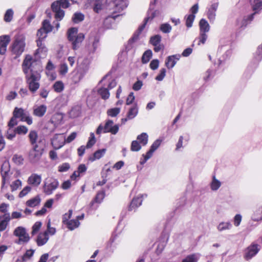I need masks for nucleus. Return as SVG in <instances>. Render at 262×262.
Listing matches in <instances>:
<instances>
[{
  "mask_svg": "<svg viewBox=\"0 0 262 262\" xmlns=\"http://www.w3.org/2000/svg\"><path fill=\"white\" fill-rule=\"evenodd\" d=\"M23 68L26 75V83L29 90L32 94H34L40 87L41 71L40 65L37 62L32 61L31 56L27 55L23 63Z\"/></svg>",
  "mask_w": 262,
  "mask_h": 262,
  "instance_id": "obj_1",
  "label": "nucleus"
},
{
  "mask_svg": "<svg viewBox=\"0 0 262 262\" xmlns=\"http://www.w3.org/2000/svg\"><path fill=\"white\" fill-rule=\"evenodd\" d=\"M45 148V144L40 140L37 144L32 146L28 154V159L31 163H36L41 159Z\"/></svg>",
  "mask_w": 262,
  "mask_h": 262,
  "instance_id": "obj_2",
  "label": "nucleus"
},
{
  "mask_svg": "<svg viewBox=\"0 0 262 262\" xmlns=\"http://www.w3.org/2000/svg\"><path fill=\"white\" fill-rule=\"evenodd\" d=\"M254 12L243 19L238 18L236 20L237 25L239 27H246L248 22L251 21L255 14L258 13L262 10V0H249Z\"/></svg>",
  "mask_w": 262,
  "mask_h": 262,
  "instance_id": "obj_3",
  "label": "nucleus"
},
{
  "mask_svg": "<svg viewBox=\"0 0 262 262\" xmlns=\"http://www.w3.org/2000/svg\"><path fill=\"white\" fill-rule=\"evenodd\" d=\"M68 38L71 42L72 49L74 50L79 48L81 42L84 38V35L83 33H78V29L76 28H71L68 31Z\"/></svg>",
  "mask_w": 262,
  "mask_h": 262,
  "instance_id": "obj_4",
  "label": "nucleus"
},
{
  "mask_svg": "<svg viewBox=\"0 0 262 262\" xmlns=\"http://www.w3.org/2000/svg\"><path fill=\"white\" fill-rule=\"evenodd\" d=\"M155 3L156 2L154 3V1L150 2L149 6L150 12L149 13L148 16L144 19L143 24L139 27L137 31L134 33L133 37L129 40V42H134L137 40L138 38L139 34L144 30L148 20L152 19L154 17L158 16L160 14V12L159 11H152L154 9V6L155 5Z\"/></svg>",
  "mask_w": 262,
  "mask_h": 262,
  "instance_id": "obj_5",
  "label": "nucleus"
},
{
  "mask_svg": "<svg viewBox=\"0 0 262 262\" xmlns=\"http://www.w3.org/2000/svg\"><path fill=\"white\" fill-rule=\"evenodd\" d=\"M25 37L22 34L15 36L11 47V51L15 55V58L21 55L25 50Z\"/></svg>",
  "mask_w": 262,
  "mask_h": 262,
  "instance_id": "obj_6",
  "label": "nucleus"
},
{
  "mask_svg": "<svg viewBox=\"0 0 262 262\" xmlns=\"http://www.w3.org/2000/svg\"><path fill=\"white\" fill-rule=\"evenodd\" d=\"M13 115L17 119H20L22 122H26L28 125L32 124V118L29 112L22 108L16 107L13 112Z\"/></svg>",
  "mask_w": 262,
  "mask_h": 262,
  "instance_id": "obj_7",
  "label": "nucleus"
},
{
  "mask_svg": "<svg viewBox=\"0 0 262 262\" xmlns=\"http://www.w3.org/2000/svg\"><path fill=\"white\" fill-rule=\"evenodd\" d=\"M199 27H200V36L198 38L199 40V42L198 43V45H200V43L204 44L206 42V40L207 38V35L206 33L209 31L210 26L207 22V21L202 18L200 20L199 23ZM197 39H195V40Z\"/></svg>",
  "mask_w": 262,
  "mask_h": 262,
  "instance_id": "obj_8",
  "label": "nucleus"
},
{
  "mask_svg": "<svg viewBox=\"0 0 262 262\" xmlns=\"http://www.w3.org/2000/svg\"><path fill=\"white\" fill-rule=\"evenodd\" d=\"M58 186L59 182L57 179L52 177L48 178L44 181L43 192L47 195H50Z\"/></svg>",
  "mask_w": 262,
  "mask_h": 262,
  "instance_id": "obj_9",
  "label": "nucleus"
},
{
  "mask_svg": "<svg viewBox=\"0 0 262 262\" xmlns=\"http://www.w3.org/2000/svg\"><path fill=\"white\" fill-rule=\"evenodd\" d=\"M13 234L19 237L18 243H28L30 240V237L28 234L26 232L25 228L19 226L17 227L13 232Z\"/></svg>",
  "mask_w": 262,
  "mask_h": 262,
  "instance_id": "obj_10",
  "label": "nucleus"
},
{
  "mask_svg": "<svg viewBox=\"0 0 262 262\" xmlns=\"http://www.w3.org/2000/svg\"><path fill=\"white\" fill-rule=\"evenodd\" d=\"M260 250V247L258 244H252L245 251L244 258L249 260L255 256Z\"/></svg>",
  "mask_w": 262,
  "mask_h": 262,
  "instance_id": "obj_11",
  "label": "nucleus"
},
{
  "mask_svg": "<svg viewBox=\"0 0 262 262\" xmlns=\"http://www.w3.org/2000/svg\"><path fill=\"white\" fill-rule=\"evenodd\" d=\"M105 196V191L104 190L99 191L93 200L90 204V208L92 210H95L97 208L98 206L95 205V203L100 204Z\"/></svg>",
  "mask_w": 262,
  "mask_h": 262,
  "instance_id": "obj_12",
  "label": "nucleus"
},
{
  "mask_svg": "<svg viewBox=\"0 0 262 262\" xmlns=\"http://www.w3.org/2000/svg\"><path fill=\"white\" fill-rule=\"evenodd\" d=\"M64 137L62 134L55 135L52 139L51 143L53 147L58 149L62 147L64 145Z\"/></svg>",
  "mask_w": 262,
  "mask_h": 262,
  "instance_id": "obj_13",
  "label": "nucleus"
},
{
  "mask_svg": "<svg viewBox=\"0 0 262 262\" xmlns=\"http://www.w3.org/2000/svg\"><path fill=\"white\" fill-rule=\"evenodd\" d=\"M10 41V36L8 35L0 36V54L4 55L7 50V47Z\"/></svg>",
  "mask_w": 262,
  "mask_h": 262,
  "instance_id": "obj_14",
  "label": "nucleus"
},
{
  "mask_svg": "<svg viewBox=\"0 0 262 262\" xmlns=\"http://www.w3.org/2000/svg\"><path fill=\"white\" fill-rule=\"evenodd\" d=\"M104 126V132L111 133L113 135L116 134L119 130L118 125H114V122L111 120L106 121Z\"/></svg>",
  "mask_w": 262,
  "mask_h": 262,
  "instance_id": "obj_15",
  "label": "nucleus"
},
{
  "mask_svg": "<svg viewBox=\"0 0 262 262\" xmlns=\"http://www.w3.org/2000/svg\"><path fill=\"white\" fill-rule=\"evenodd\" d=\"M90 65V60L88 58H84L80 63H78L76 69L85 75L89 70Z\"/></svg>",
  "mask_w": 262,
  "mask_h": 262,
  "instance_id": "obj_16",
  "label": "nucleus"
},
{
  "mask_svg": "<svg viewBox=\"0 0 262 262\" xmlns=\"http://www.w3.org/2000/svg\"><path fill=\"white\" fill-rule=\"evenodd\" d=\"M143 197V195L140 194L137 197L134 198L128 207V211H135L136 209L142 204Z\"/></svg>",
  "mask_w": 262,
  "mask_h": 262,
  "instance_id": "obj_17",
  "label": "nucleus"
},
{
  "mask_svg": "<svg viewBox=\"0 0 262 262\" xmlns=\"http://www.w3.org/2000/svg\"><path fill=\"white\" fill-rule=\"evenodd\" d=\"M57 3L53 2L52 4L51 8L53 12L54 13L55 18L57 21H60L64 16V11L57 7Z\"/></svg>",
  "mask_w": 262,
  "mask_h": 262,
  "instance_id": "obj_18",
  "label": "nucleus"
},
{
  "mask_svg": "<svg viewBox=\"0 0 262 262\" xmlns=\"http://www.w3.org/2000/svg\"><path fill=\"white\" fill-rule=\"evenodd\" d=\"M41 182V177L37 173H32L28 178V183L34 187L38 186Z\"/></svg>",
  "mask_w": 262,
  "mask_h": 262,
  "instance_id": "obj_19",
  "label": "nucleus"
},
{
  "mask_svg": "<svg viewBox=\"0 0 262 262\" xmlns=\"http://www.w3.org/2000/svg\"><path fill=\"white\" fill-rule=\"evenodd\" d=\"M38 49L36 50L35 54L38 55L40 58H45L47 55L48 49L45 46L43 41H36Z\"/></svg>",
  "mask_w": 262,
  "mask_h": 262,
  "instance_id": "obj_20",
  "label": "nucleus"
},
{
  "mask_svg": "<svg viewBox=\"0 0 262 262\" xmlns=\"http://www.w3.org/2000/svg\"><path fill=\"white\" fill-rule=\"evenodd\" d=\"M180 54H176L168 56L165 61V65L168 69L172 68L176 64L177 61L180 59Z\"/></svg>",
  "mask_w": 262,
  "mask_h": 262,
  "instance_id": "obj_21",
  "label": "nucleus"
},
{
  "mask_svg": "<svg viewBox=\"0 0 262 262\" xmlns=\"http://www.w3.org/2000/svg\"><path fill=\"white\" fill-rule=\"evenodd\" d=\"M49 239L47 232H42L39 233L36 239L37 246H42L45 245Z\"/></svg>",
  "mask_w": 262,
  "mask_h": 262,
  "instance_id": "obj_22",
  "label": "nucleus"
},
{
  "mask_svg": "<svg viewBox=\"0 0 262 262\" xmlns=\"http://www.w3.org/2000/svg\"><path fill=\"white\" fill-rule=\"evenodd\" d=\"M112 5L116 12H120L127 7L126 3L123 0H115L113 2Z\"/></svg>",
  "mask_w": 262,
  "mask_h": 262,
  "instance_id": "obj_23",
  "label": "nucleus"
},
{
  "mask_svg": "<svg viewBox=\"0 0 262 262\" xmlns=\"http://www.w3.org/2000/svg\"><path fill=\"white\" fill-rule=\"evenodd\" d=\"M107 3V0H96L95 1L93 11L97 13H99L105 7Z\"/></svg>",
  "mask_w": 262,
  "mask_h": 262,
  "instance_id": "obj_24",
  "label": "nucleus"
},
{
  "mask_svg": "<svg viewBox=\"0 0 262 262\" xmlns=\"http://www.w3.org/2000/svg\"><path fill=\"white\" fill-rule=\"evenodd\" d=\"M47 111V106L44 105L34 106L33 108V115L41 117H42Z\"/></svg>",
  "mask_w": 262,
  "mask_h": 262,
  "instance_id": "obj_25",
  "label": "nucleus"
},
{
  "mask_svg": "<svg viewBox=\"0 0 262 262\" xmlns=\"http://www.w3.org/2000/svg\"><path fill=\"white\" fill-rule=\"evenodd\" d=\"M85 76L83 74L75 69L72 73L71 79L74 84L78 83Z\"/></svg>",
  "mask_w": 262,
  "mask_h": 262,
  "instance_id": "obj_26",
  "label": "nucleus"
},
{
  "mask_svg": "<svg viewBox=\"0 0 262 262\" xmlns=\"http://www.w3.org/2000/svg\"><path fill=\"white\" fill-rule=\"evenodd\" d=\"M106 149L105 148L97 150L94 153V154L92 156L89 157V160L91 162H93L96 160H98L104 155Z\"/></svg>",
  "mask_w": 262,
  "mask_h": 262,
  "instance_id": "obj_27",
  "label": "nucleus"
},
{
  "mask_svg": "<svg viewBox=\"0 0 262 262\" xmlns=\"http://www.w3.org/2000/svg\"><path fill=\"white\" fill-rule=\"evenodd\" d=\"M217 7L218 4L214 3L212 4L210 8H209L207 12V16L209 20H213L215 19V12L217 10Z\"/></svg>",
  "mask_w": 262,
  "mask_h": 262,
  "instance_id": "obj_28",
  "label": "nucleus"
},
{
  "mask_svg": "<svg viewBox=\"0 0 262 262\" xmlns=\"http://www.w3.org/2000/svg\"><path fill=\"white\" fill-rule=\"evenodd\" d=\"M9 172V170L7 167V165L3 164L1 168V173L2 177V186L1 189H3L6 183V178Z\"/></svg>",
  "mask_w": 262,
  "mask_h": 262,
  "instance_id": "obj_29",
  "label": "nucleus"
},
{
  "mask_svg": "<svg viewBox=\"0 0 262 262\" xmlns=\"http://www.w3.org/2000/svg\"><path fill=\"white\" fill-rule=\"evenodd\" d=\"M138 113V107L136 104L129 109L126 115L128 119H132L137 115Z\"/></svg>",
  "mask_w": 262,
  "mask_h": 262,
  "instance_id": "obj_30",
  "label": "nucleus"
},
{
  "mask_svg": "<svg viewBox=\"0 0 262 262\" xmlns=\"http://www.w3.org/2000/svg\"><path fill=\"white\" fill-rule=\"evenodd\" d=\"M252 219L254 221L262 220V206L255 210L252 216Z\"/></svg>",
  "mask_w": 262,
  "mask_h": 262,
  "instance_id": "obj_31",
  "label": "nucleus"
},
{
  "mask_svg": "<svg viewBox=\"0 0 262 262\" xmlns=\"http://www.w3.org/2000/svg\"><path fill=\"white\" fill-rule=\"evenodd\" d=\"M98 93L103 99H107L110 97L109 90L103 86L101 87L98 90Z\"/></svg>",
  "mask_w": 262,
  "mask_h": 262,
  "instance_id": "obj_32",
  "label": "nucleus"
},
{
  "mask_svg": "<svg viewBox=\"0 0 262 262\" xmlns=\"http://www.w3.org/2000/svg\"><path fill=\"white\" fill-rule=\"evenodd\" d=\"M152 55V53L151 50H147L144 52L141 58L142 63H147L151 59Z\"/></svg>",
  "mask_w": 262,
  "mask_h": 262,
  "instance_id": "obj_33",
  "label": "nucleus"
},
{
  "mask_svg": "<svg viewBox=\"0 0 262 262\" xmlns=\"http://www.w3.org/2000/svg\"><path fill=\"white\" fill-rule=\"evenodd\" d=\"M29 139L30 140V144L34 146V145L37 144V139L38 138V135L35 130H31L29 134Z\"/></svg>",
  "mask_w": 262,
  "mask_h": 262,
  "instance_id": "obj_34",
  "label": "nucleus"
},
{
  "mask_svg": "<svg viewBox=\"0 0 262 262\" xmlns=\"http://www.w3.org/2000/svg\"><path fill=\"white\" fill-rule=\"evenodd\" d=\"M40 199L38 196H36L27 201L26 204L30 207H34L40 204Z\"/></svg>",
  "mask_w": 262,
  "mask_h": 262,
  "instance_id": "obj_35",
  "label": "nucleus"
},
{
  "mask_svg": "<svg viewBox=\"0 0 262 262\" xmlns=\"http://www.w3.org/2000/svg\"><path fill=\"white\" fill-rule=\"evenodd\" d=\"M148 135L145 133H143L137 136V140L142 145L145 146L148 142Z\"/></svg>",
  "mask_w": 262,
  "mask_h": 262,
  "instance_id": "obj_36",
  "label": "nucleus"
},
{
  "mask_svg": "<svg viewBox=\"0 0 262 262\" xmlns=\"http://www.w3.org/2000/svg\"><path fill=\"white\" fill-rule=\"evenodd\" d=\"M200 254L194 253L188 255L182 262H197L200 258Z\"/></svg>",
  "mask_w": 262,
  "mask_h": 262,
  "instance_id": "obj_37",
  "label": "nucleus"
},
{
  "mask_svg": "<svg viewBox=\"0 0 262 262\" xmlns=\"http://www.w3.org/2000/svg\"><path fill=\"white\" fill-rule=\"evenodd\" d=\"M232 227V225L229 222H221L217 227L219 231H223L226 230H229Z\"/></svg>",
  "mask_w": 262,
  "mask_h": 262,
  "instance_id": "obj_38",
  "label": "nucleus"
},
{
  "mask_svg": "<svg viewBox=\"0 0 262 262\" xmlns=\"http://www.w3.org/2000/svg\"><path fill=\"white\" fill-rule=\"evenodd\" d=\"M67 227L70 230H73L75 228H77L79 225L80 222L78 220H71L66 223Z\"/></svg>",
  "mask_w": 262,
  "mask_h": 262,
  "instance_id": "obj_39",
  "label": "nucleus"
},
{
  "mask_svg": "<svg viewBox=\"0 0 262 262\" xmlns=\"http://www.w3.org/2000/svg\"><path fill=\"white\" fill-rule=\"evenodd\" d=\"M48 32L41 28L39 29L37 33L38 39L36 41H43L44 39L46 38Z\"/></svg>",
  "mask_w": 262,
  "mask_h": 262,
  "instance_id": "obj_40",
  "label": "nucleus"
},
{
  "mask_svg": "<svg viewBox=\"0 0 262 262\" xmlns=\"http://www.w3.org/2000/svg\"><path fill=\"white\" fill-rule=\"evenodd\" d=\"M84 18V15L81 12H76L72 17V20L74 23L77 24L82 21Z\"/></svg>",
  "mask_w": 262,
  "mask_h": 262,
  "instance_id": "obj_41",
  "label": "nucleus"
},
{
  "mask_svg": "<svg viewBox=\"0 0 262 262\" xmlns=\"http://www.w3.org/2000/svg\"><path fill=\"white\" fill-rule=\"evenodd\" d=\"M12 160L15 164L20 165L23 164L24 160L21 155L15 154L13 155Z\"/></svg>",
  "mask_w": 262,
  "mask_h": 262,
  "instance_id": "obj_42",
  "label": "nucleus"
},
{
  "mask_svg": "<svg viewBox=\"0 0 262 262\" xmlns=\"http://www.w3.org/2000/svg\"><path fill=\"white\" fill-rule=\"evenodd\" d=\"M54 2L57 3V7H59L60 9H66L70 6V3L68 0H57Z\"/></svg>",
  "mask_w": 262,
  "mask_h": 262,
  "instance_id": "obj_43",
  "label": "nucleus"
},
{
  "mask_svg": "<svg viewBox=\"0 0 262 262\" xmlns=\"http://www.w3.org/2000/svg\"><path fill=\"white\" fill-rule=\"evenodd\" d=\"M221 186V182L216 179L215 176H213L212 181L210 185L211 189L213 191H216Z\"/></svg>",
  "mask_w": 262,
  "mask_h": 262,
  "instance_id": "obj_44",
  "label": "nucleus"
},
{
  "mask_svg": "<svg viewBox=\"0 0 262 262\" xmlns=\"http://www.w3.org/2000/svg\"><path fill=\"white\" fill-rule=\"evenodd\" d=\"M120 112V108L115 107L111 109H108L107 111V114L108 116L112 117L117 116Z\"/></svg>",
  "mask_w": 262,
  "mask_h": 262,
  "instance_id": "obj_45",
  "label": "nucleus"
},
{
  "mask_svg": "<svg viewBox=\"0 0 262 262\" xmlns=\"http://www.w3.org/2000/svg\"><path fill=\"white\" fill-rule=\"evenodd\" d=\"M96 142V140L94 134L93 133H91L88 142L86 144V148H90L92 147L95 144Z\"/></svg>",
  "mask_w": 262,
  "mask_h": 262,
  "instance_id": "obj_46",
  "label": "nucleus"
},
{
  "mask_svg": "<svg viewBox=\"0 0 262 262\" xmlns=\"http://www.w3.org/2000/svg\"><path fill=\"white\" fill-rule=\"evenodd\" d=\"M186 25L188 28H190L192 26L193 22L195 18V15L189 14L185 16Z\"/></svg>",
  "mask_w": 262,
  "mask_h": 262,
  "instance_id": "obj_47",
  "label": "nucleus"
},
{
  "mask_svg": "<svg viewBox=\"0 0 262 262\" xmlns=\"http://www.w3.org/2000/svg\"><path fill=\"white\" fill-rule=\"evenodd\" d=\"M171 29V26L168 23L162 24L160 27V30L164 33H170Z\"/></svg>",
  "mask_w": 262,
  "mask_h": 262,
  "instance_id": "obj_48",
  "label": "nucleus"
},
{
  "mask_svg": "<svg viewBox=\"0 0 262 262\" xmlns=\"http://www.w3.org/2000/svg\"><path fill=\"white\" fill-rule=\"evenodd\" d=\"M13 16V11L12 9L7 10L4 15V20L6 22H10L12 19Z\"/></svg>",
  "mask_w": 262,
  "mask_h": 262,
  "instance_id": "obj_49",
  "label": "nucleus"
},
{
  "mask_svg": "<svg viewBox=\"0 0 262 262\" xmlns=\"http://www.w3.org/2000/svg\"><path fill=\"white\" fill-rule=\"evenodd\" d=\"M262 58V43L260 46H259L257 50L255 53V55L254 56V60L257 62H259Z\"/></svg>",
  "mask_w": 262,
  "mask_h": 262,
  "instance_id": "obj_50",
  "label": "nucleus"
},
{
  "mask_svg": "<svg viewBox=\"0 0 262 262\" xmlns=\"http://www.w3.org/2000/svg\"><path fill=\"white\" fill-rule=\"evenodd\" d=\"M41 28L48 33L52 31L53 29V26L50 24V21L47 19L43 21Z\"/></svg>",
  "mask_w": 262,
  "mask_h": 262,
  "instance_id": "obj_51",
  "label": "nucleus"
},
{
  "mask_svg": "<svg viewBox=\"0 0 262 262\" xmlns=\"http://www.w3.org/2000/svg\"><path fill=\"white\" fill-rule=\"evenodd\" d=\"M141 144L137 140L132 141L130 146V150L133 151H139L141 148Z\"/></svg>",
  "mask_w": 262,
  "mask_h": 262,
  "instance_id": "obj_52",
  "label": "nucleus"
},
{
  "mask_svg": "<svg viewBox=\"0 0 262 262\" xmlns=\"http://www.w3.org/2000/svg\"><path fill=\"white\" fill-rule=\"evenodd\" d=\"M54 91L56 92L60 93L63 90L64 85L61 81H56L53 86Z\"/></svg>",
  "mask_w": 262,
  "mask_h": 262,
  "instance_id": "obj_53",
  "label": "nucleus"
},
{
  "mask_svg": "<svg viewBox=\"0 0 262 262\" xmlns=\"http://www.w3.org/2000/svg\"><path fill=\"white\" fill-rule=\"evenodd\" d=\"M161 41V36L159 35H156L152 36L150 39V42L154 46L158 45Z\"/></svg>",
  "mask_w": 262,
  "mask_h": 262,
  "instance_id": "obj_54",
  "label": "nucleus"
},
{
  "mask_svg": "<svg viewBox=\"0 0 262 262\" xmlns=\"http://www.w3.org/2000/svg\"><path fill=\"white\" fill-rule=\"evenodd\" d=\"M15 131L19 135H25L27 133L28 129L24 125H19L15 128Z\"/></svg>",
  "mask_w": 262,
  "mask_h": 262,
  "instance_id": "obj_55",
  "label": "nucleus"
},
{
  "mask_svg": "<svg viewBox=\"0 0 262 262\" xmlns=\"http://www.w3.org/2000/svg\"><path fill=\"white\" fill-rule=\"evenodd\" d=\"M16 133L15 129H13L12 128L9 127L6 137L9 140H12L15 137Z\"/></svg>",
  "mask_w": 262,
  "mask_h": 262,
  "instance_id": "obj_56",
  "label": "nucleus"
},
{
  "mask_svg": "<svg viewBox=\"0 0 262 262\" xmlns=\"http://www.w3.org/2000/svg\"><path fill=\"white\" fill-rule=\"evenodd\" d=\"M42 225V223L41 222H36L32 226V230L31 232V234L32 235H35L40 229Z\"/></svg>",
  "mask_w": 262,
  "mask_h": 262,
  "instance_id": "obj_57",
  "label": "nucleus"
},
{
  "mask_svg": "<svg viewBox=\"0 0 262 262\" xmlns=\"http://www.w3.org/2000/svg\"><path fill=\"white\" fill-rule=\"evenodd\" d=\"M80 114V111L79 107L73 108L69 113V115L71 118H76Z\"/></svg>",
  "mask_w": 262,
  "mask_h": 262,
  "instance_id": "obj_58",
  "label": "nucleus"
},
{
  "mask_svg": "<svg viewBox=\"0 0 262 262\" xmlns=\"http://www.w3.org/2000/svg\"><path fill=\"white\" fill-rule=\"evenodd\" d=\"M47 229L46 231H45L44 232H47V234L49 235L50 234L51 235H53L56 233V229L54 227H51V220L49 219L48 220V223H47Z\"/></svg>",
  "mask_w": 262,
  "mask_h": 262,
  "instance_id": "obj_59",
  "label": "nucleus"
},
{
  "mask_svg": "<svg viewBox=\"0 0 262 262\" xmlns=\"http://www.w3.org/2000/svg\"><path fill=\"white\" fill-rule=\"evenodd\" d=\"M21 186V182L19 180H16L13 182L10 185L11 191H13L16 190L19 187Z\"/></svg>",
  "mask_w": 262,
  "mask_h": 262,
  "instance_id": "obj_60",
  "label": "nucleus"
},
{
  "mask_svg": "<svg viewBox=\"0 0 262 262\" xmlns=\"http://www.w3.org/2000/svg\"><path fill=\"white\" fill-rule=\"evenodd\" d=\"M34 253V250H27L26 253L21 257L22 258L23 260L26 261L28 259H30L33 256Z\"/></svg>",
  "mask_w": 262,
  "mask_h": 262,
  "instance_id": "obj_61",
  "label": "nucleus"
},
{
  "mask_svg": "<svg viewBox=\"0 0 262 262\" xmlns=\"http://www.w3.org/2000/svg\"><path fill=\"white\" fill-rule=\"evenodd\" d=\"M59 72L61 75H65L68 72V65L66 63H62L60 64Z\"/></svg>",
  "mask_w": 262,
  "mask_h": 262,
  "instance_id": "obj_62",
  "label": "nucleus"
},
{
  "mask_svg": "<svg viewBox=\"0 0 262 262\" xmlns=\"http://www.w3.org/2000/svg\"><path fill=\"white\" fill-rule=\"evenodd\" d=\"M70 168V164L68 163H64L58 166V171L60 172H65L68 171Z\"/></svg>",
  "mask_w": 262,
  "mask_h": 262,
  "instance_id": "obj_63",
  "label": "nucleus"
},
{
  "mask_svg": "<svg viewBox=\"0 0 262 262\" xmlns=\"http://www.w3.org/2000/svg\"><path fill=\"white\" fill-rule=\"evenodd\" d=\"M166 75V69L164 68H162L160 71V73L158 75L156 79L158 81H162L164 78L165 77Z\"/></svg>",
  "mask_w": 262,
  "mask_h": 262,
  "instance_id": "obj_64",
  "label": "nucleus"
}]
</instances>
